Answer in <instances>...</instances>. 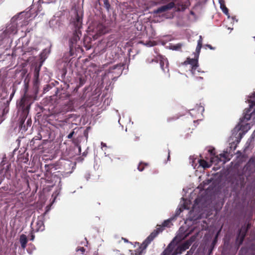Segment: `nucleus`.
Instances as JSON below:
<instances>
[{
    "mask_svg": "<svg viewBox=\"0 0 255 255\" xmlns=\"http://www.w3.org/2000/svg\"><path fill=\"white\" fill-rule=\"evenodd\" d=\"M180 47H181V45L178 44L176 46L175 45L171 46V49L172 50H177L178 48H179Z\"/></svg>",
    "mask_w": 255,
    "mask_h": 255,
    "instance_id": "29",
    "label": "nucleus"
},
{
    "mask_svg": "<svg viewBox=\"0 0 255 255\" xmlns=\"http://www.w3.org/2000/svg\"><path fill=\"white\" fill-rule=\"evenodd\" d=\"M219 3H220V7L221 9L226 7L224 0H219Z\"/></svg>",
    "mask_w": 255,
    "mask_h": 255,
    "instance_id": "27",
    "label": "nucleus"
},
{
    "mask_svg": "<svg viewBox=\"0 0 255 255\" xmlns=\"http://www.w3.org/2000/svg\"><path fill=\"white\" fill-rule=\"evenodd\" d=\"M74 134V131H73L71 132H70L67 136V138L69 139H70L72 137L73 134Z\"/></svg>",
    "mask_w": 255,
    "mask_h": 255,
    "instance_id": "31",
    "label": "nucleus"
},
{
    "mask_svg": "<svg viewBox=\"0 0 255 255\" xmlns=\"http://www.w3.org/2000/svg\"><path fill=\"white\" fill-rule=\"evenodd\" d=\"M248 101L249 104V108L245 110L243 117L240 119V123L234 129L235 131H241L239 133L240 135L245 134L251 128V124L247 122L252 118L255 119V93L248 97Z\"/></svg>",
    "mask_w": 255,
    "mask_h": 255,
    "instance_id": "1",
    "label": "nucleus"
},
{
    "mask_svg": "<svg viewBox=\"0 0 255 255\" xmlns=\"http://www.w3.org/2000/svg\"><path fill=\"white\" fill-rule=\"evenodd\" d=\"M188 222V221L187 220L185 222V225L182 226L179 228L177 235L172 240L174 241V243L175 244H177L178 243L184 240L185 238L189 236L194 230L195 229V226L188 228L187 225Z\"/></svg>",
    "mask_w": 255,
    "mask_h": 255,
    "instance_id": "5",
    "label": "nucleus"
},
{
    "mask_svg": "<svg viewBox=\"0 0 255 255\" xmlns=\"http://www.w3.org/2000/svg\"><path fill=\"white\" fill-rule=\"evenodd\" d=\"M117 68H119L120 70V72L122 70V68H121V66H118V65H115L112 68H111V70H114V69H116Z\"/></svg>",
    "mask_w": 255,
    "mask_h": 255,
    "instance_id": "30",
    "label": "nucleus"
},
{
    "mask_svg": "<svg viewBox=\"0 0 255 255\" xmlns=\"http://www.w3.org/2000/svg\"><path fill=\"white\" fill-rule=\"evenodd\" d=\"M61 181H60V180L59 179V184L60 183Z\"/></svg>",
    "mask_w": 255,
    "mask_h": 255,
    "instance_id": "45",
    "label": "nucleus"
},
{
    "mask_svg": "<svg viewBox=\"0 0 255 255\" xmlns=\"http://www.w3.org/2000/svg\"><path fill=\"white\" fill-rule=\"evenodd\" d=\"M195 239V237L194 236H192L189 240L187 241L182 244L181 246L178 247L177 249L178 251V253H179V254H181L183 252L188 249L193 242L194 241Z\"/></svg>",
    "mask_w": 255,
    "mask_h": 255,
    "instance_id": "11",
    "label": "nucleus"
},
{
    "mask_svg": "<svg viewBox=\"0 0 255 255\" xmlns=\"http://www.w3.org/2000/svg\"><path fill=\"white\" fill-rule=\"evenodd\" d=\"M34 238H35V236H34V235L33 234V233H32L31 234V235H30V240L31 241H33V240H34Z\"/></svg>",
    "mask_w": 255,
    "mask_h": 255,
    "instance_id": "33",
    "label": "nucleus"
},
{
    "mask_svg": "<svg viewBox=\"0 0 255 255\" xmlns=\"http://www.w3.org/2000/svg\"><path fill=\"white\" fill-rule=\"evenodd\" d=\"M27 241L28 240L26 235L22 234L20 236L19 242L21 244V248L22 249H24L26 248Z\"/></svg>",
    "mask_w": 255,
    "mask_h": 255,
    "instance_id": "17",
    "label": "nucleus"
},
{
    "mask_svg": "<svg viewBox=\"0 0 255 255\" xmlns=\"http://www.w3.org/2000/svg\"><path fill=\"white\" fill-rule=\"evenodd\" d=\"M97 33L95 36L96 38L99 36L106 33V29L104 26L102 24H99L97 27Z\"/></svg>",
    "mask_w": 255,
    "mask_h": 255,
    "instance_id": "21",
    "label": "nucleus"
},
{
    "mask_svg": "<svg viewBox=\"0 0 255 255\" xmlns=\"http://www.w3.org/2000/svg\"><path fill=\"white\" fill-rule=\"evenodd\" d=\"M206 46L208 47L209 49H211V50H214L215 49V48L213 47L210 44H207L206 45Z\"/></svg>",
    "mask_w": 255,
    "mask_h": 255,
    "instance_id": "34",
    "label": "nucleus"
},
{
    "mask_svg": "<svg viewBox=\"0 0 255 255\" xmlns=\"http://www.w3.org/2000/svg\"><path fill=\"white\" fill-rule=\"evenodd\" d=\"M74 16L72 17L71 23L75 27L76 29H79L82 26V14L81 12H78L76 9L74 11Z\"/></svg>",
    "mask_w": 255,
    "mask_h": 255,
    "instance_id": "6",
    "label": "nucleus"
},
{
    "mask_svg": "<svg viewBox=\"0 0 255 255\" xmlns=\"http://www.w3.org/2000/svg\"><path fill=\"white\" fill-rule=\"evenodd\" d=\"M215 148L213 147H210L208 151L210 153L211 157L215 155Z\"/></svg>",
    "mask_w": 255,
    "mask_h": 255,
    "instance_id": "26",
    "label": "nucleus"
},
{
    "mask_svg": "<svg viewBox=\"0 0 255 255\" xmlns=\"http://www.w3.org/2000/svg\"><path fill=\"white\" fill-rule=\"evenodd\" d=\"M174 220V218H171L165 220L161 226H159L156 230H154L143 242L142 246L145 249L151 242L155 238L159 233L163 230L164 227H169L172 225L171 222Z\"/></svg>",
    "mask_w": 255,
    "mask_h": 255,
    "instance_id": "2",
    "label": "nucleus"
},
{
    "mask_svg": "<svg viewBox=\"0 0 255 255\" xmlns=\"http://www.w3.org/2000/svg\"><path fill=\"white\" fill-rule=\"evenodd\" d=\"M202 45H201L200 43H199V44H197L196 48V53H194V56L195 57H197V58H199L200 52L201 49L202 48Z\"/></svg>",
    "mask_w": 255,
    "mask_h": 255,
    "instance_id": "23",
    "label": "nucleus"
},
{
    "mask_svg": "<svg viewBox=\"0 0 255 255\" xmlns=\"http://www.w3.org/2000/svg\"><path fill=\"white\" fill-rule=\"evenodd\" d=\"M224 13H225L227 16V20L228 21H230L231 23H234L235 21L237 22L238 20L236 19L234 17H231L228 11V9L227 7H224L221 9Z\"/></svg>",
    "mask_w": 255,
    "mask_h": 255,
    "instance_id": "16",
    "label": "nucleus"
},
{
    "mask_svg": "<svg viewBox=\"0 0 255 255\" xmlns=\"http://www.w3.org/2000/svg\"><path fill=\"white\" fill-rule=\"evenodd\" d=\"M197 161L199 163V166L202 167L203 168H209L211 166V162H208L204 160L198 159Z\"/></svg>",
    "mask_w": 255,
    "mask_h": 255,
    "instance_id": "20",
    "label": "nucleus"
},
{
    "mask_svg": "<svg viewBox=\"0 0 255 255\" xmlns=\"http://www.w3.org/2000/svg\"><path fill=\"white\" fill-rule=\"evenodd\" d=\"M184 64H190L191 66V72L193 75L196 74V70L198 67V58L195 57L194 58H188L187 60L184 62Z\"/></svg>",
    "mask_w": 255,
    "mask_h": 255,
    "instance_id": "7",
    "label": "nucleus"
},
{
    "mask_svg": "<svg viewBox=\"0 0 255 255\" xmlns=\"http://www.w3.org/2000/svg\"><path fill=\"white\" fill-rule=\"evenodd\" d=\"M101 146H102V149H103V147H107L106 143H104V142H101Z\"/></svg>",
    "mask_w": 255,
    "mask_h": 255,
    "instance_id": "37",
    "label": "nucleus"
},
{
    "mask_svg": "<svg viewBox=\"0 0 255 255\" xmlns=\"http://www.w3.org/2000/svg\"><path fill=\"white\" fill-rule=\"evenodd\" d=\"M176 245V244L174 243V241H172L164 250L162 255H177L179 254L177 248H175Z\"/></svg>",
    "mask_w": 255,
    "mask_h": 255,
    "instance_id": "8",
    "label": "nucleus"
},
{
    "mask_svg": "<svg viewBox=\"0 0 255 255\" xmlns=\"http://www.w3.org/2000/svg\"><path fill=\"white\" fill-rule=\"evenodd\" d=\"M35 76H38V71L36 72L35 74Z\"/></svg>",
    "mask_w": 255,
    "mask_h": 255,
    "instance_id": "40",
    "label": "nucleus"
},
{
    "mask_svg": "<svg viewBox=\"0 0 255 255\" xmlns=\"http://www.w3.org/2000/svg\"><path fill=\"white\" fill-rule=\"evenodd\" d=\"M188 222V221L187 220L185 222V225L182 226L179 228L177 235L172 240L174 241V243L175 244H177L178 243L184 240L185 238L189 236L194 230L195 229V226L188 228L187 225Z\"/></svg>",
    "mask_w": 255,
    "mask_h": 255,
    "instance_id": "4",
    "label": "nucleus"
},
{
    "mask_svg": "<svg viewBox=\"0 0 255 255\" xmlns=\"http://www.w3.org/2000/svg\"><path fill=\"white\" fill-rule=\"evenodd\" d=\"M188 254H189V253L188 252L186 255H188Z\"/></svg>",
    "mask_w": 255,
    "mask_h": 255,
    "instance_id": "46",
    "label": "nucleus"
},
{
    "mask_svg": "<svg viewBox=\"0 0 255 255\" xmlns=\"http://www.w3.org/2000/svg\"><path fill=\"white\" fill-rule=\"evenodd\" d=\"M158 58L160 61L161 69L164 73H168V62L167 59L162 56H159Z\"/></svg>",
    "mask_w": 255,
    "mask_h": 255,
    "instance_id": "12",
    "label": "nucleus"
},
{
    "mask_svg": "<svg viewBox=\"0 0 255 255\" xmlns=\"http://www.w3.org/2000/svg\"><path fill=\"white\" fill-rule=\"evenodd\" d=\"M175 6V3L171 2L166 5H163L154 11V13H159L170 10Z\"/></svg>",
    "mask_w": 255,
    "mask_h": 255,
    "instance_id": "13",
    "label": "nucleus"
},
{
    "mask_svg": "<svg viewBox=\"0 0 255 255\" xmlns=\"http://www.w3.org/2000/svg\"><path fill=\"white\" fill-rule=\"evenodd\" d=\"M22 22V19L21 18V16L13 17L6 27L4 31L5 34L8 36L15 34L17 32V28L19 25L20 24L21 26L23 25Z\"/></svg>",
    "mask_w": 255,
    "mask_h": 255,
    "instance_id": "3",
    "label": "nucleus"
},
{
    "mask_svg": "<svg viewBox=\"0 0 255 255\" xmlns=\"http://www.w3.org/2000/svg\"><path fill=\"white\" fill-rule=\"evenodd\" d=\"M229 29H231V30H233V28H230V27H229L228 28Z\"/></svg>",
    "mask_w": 255,
    "mask_h": 255,
    "instance_id": "43",
    "label": "nucleus"
},
{
    "mask_svg": "<svg viewBox=\"0 0 255 255\" xmlns=\"http://www.w3.org/2000/svg\"><path fill=\"white\" fill-rule=\"evenodd\" d=\"M59 191H58V192L56 191L53 194L52 197H54V198H53V200L51 204H53L55 202V200L57 196L59 195Z\"/></svg>",
    "mask_w": 255,
    "mask_h": 255,
    "instance_id": "28",
    "label": "nucleus"
},
{
    "mask_svg": "<svg viewBox=\"0 0 255 255\" xmlns=\"http://www.w3.org/2000/svg\"><path fill=\"white\" fill-rule=\"evenodd\" d=\"M146 45H147V46L150 47V46H153V44L152 43L151 44V43H146Z\"/></svg>",
    "mask_w": 255,
    "mask_h": 255,
    "instance_id": "38",
    "label": "nucleus"
},
{
    "mask_svg": "<svg viewBox=\"0 0 255 255\" xmlns=\"http://www.w3.org/2000/svg\"><path fill=\"white\" fill-rule=\"evenodd\" d=\"M199 43H200L201 45H202V37L201 35L199 36V39L198 40L197 44H199Z\"/></svg>",
    "mask_w": 255,
    "mask_h": 255,
    "instance_id": "32",
    "label": "nucleus"
},
{
    "mask_svg": "<svg viewBox=\"0 0 255 255\" xmlns=\"http://www.w3.org/2000/svg\"><path fill=\"white\" fill-rule=\"evenodd\" d=\"M195 204H196V203H197V199H196V200H195Z\"/></svg>",
    "mask_w": 255,
    "mask_h": 255,
    "instance_id": "42",
    "label": "nucleus"
},
{
    "mask_svg": "<svg viewBox=\"0 0 255 255\" xmlns=\"http://www.w3.org/2000/svg\"><path fill=\"white\" fill-rule=\"evenodd\" d=\"M44 217L42 216H39L35 223V226H33L32 228V232L43 231L44 230Z\"/></svg>",
    "mask_w": 255,
    "mask_h": 255,
    "instance_id": "10",
    "label": "nucleus"
},
{
    "mask_svg": "<svg viewBox=\"0 0 255 255\" xmlns=\"http://www.w3.org/2000/svg\"><path fill=\"white\" fill-rule=\"evenodd\" d=\"M210 162L211 165L214 164L217 165L220 162L222 163V159L218 155H213L210 157Z\"/></svg>",
    "mask_w": 255,
    "mask_h": 255,
    "instance_id": "19",
    "label": "nucleus"
},
{
    "mask_svg": "<svg viewBox=\"0 0 255 255\" xmlns=\"http://www.w3.org/2000/svg\"><path fill=\"white\" fill-rule=\"evenodd\" d=\"M123 239L124 240V241H125V242H128L127 240H126V239Z\"/></svg>",
    "mask_w": 255,
    "mask_h": 255,
    "instance_id": "41",
    "label": "nucleus"
},
{
    "mask_svg": "<svg viewBox=\"0 0 255 255\" xmlns=\"http://www.w3.org/2000/svg\"><path fill=\"white\" fill-rule=\"evenodd\" d=\"M204 111V108L201 105H198L195 109L190 111V114L194 118H197L198 120H201Z\"/></svg>",
    "mask_w": 255,
    "mask_h": 255,
    "instance_id": "9",
    "label": "nucleus"
},
{
    "mask_svg": "<svg viewBox=\"0 0 255 255\" xmlns=\"http://www.w3.org/2000/svg\"><path fill=\"white\" fill-rule=\"evenodd\" d=\"M196 218H195V217H193L192 218H191V219H190V221H194L195 220H196Z\"/></svg>",
    "mask_w": 255,
    "mask_h": 255,
    "instance_id": "39",
    "label": "nucleus"
},
{
    "mask_svg": "<svg viewBox=\"0 0 255 255\" xmlns=\"http://www.w3.org/2000/svg\"><path fill=\"white\" fill-rule=\"evenodd\" d=\"M80 251L82 252H84L85 251V249L84 248L82 247L80 248L79 249L77 250V251Z\"/></svg>",
    "mask_w": 255,
    "mask_h": 255,
    "instance_id": "35",
    "label": "nucleus"
},
{
    "mask_svg": "<svg viewBox=\"0 0 255 255\" xmlns=\"http://www.w3.org/2000/svg\"><path fill=\"white\" fill-rule=\"evenodd\" d=\"M79 150L80 151H81V147H80V146H79Z\"/></svg>",
    "mask_w": 255,
    "mask_h": 255,
    "instance_id": "44",
    "label": "nucleus"
},
{
    "mask_svg": "<svg viewBox=\"0 0 255 255\" xmlns=\"http://www.w3.org/2000/svg\"><path fill=\"white\" fill-rule=\"evenodd\" d=\"M29 41L27 40L26 41V42L25 43V44H23V46H22V50L23 51H24V52H30L32 51V49H34V48L33 47H27V46L28 45V43H29Z\"/></svg>",
    "mask_w": 255,
    "mask_h": 255,
    "instance_id": "22",
    "label": "nucleus"
},
{
    "mask_svg": "<svg viewBox=\"0 0 255 255\" xmlns=\"http://www.w3.org/2000/svg\"><path fill=\"white\" fill-rule=\"evenodd\" d=\"M219 156L222 159V164H225L226 162L230 159L229 157V154L227 151H224L223 153L220 154Z\"/></svg>",
    "mask_w": 255,
    "mask_h": 255,
    "instance_id": "18",
    "label": "nucleus"
},
{
    "mask_svg": "<svg viewBox=\"0 0 255 255\" xmlns=\"http://www.w3.org/2000/svg\"><path fill=\"white\" fill-rule=\"evenodd\" d=\"M147 165H148V164L147 163H143V162H141L138 164V166L137 167V169L139 171H142L144 170L145 167Z\"/></svg>",
    "mask_w": 255,
    "mask_h": 255,
    "instance_id": "24",
    "label": "nucleus"
},
{
    "mask_svg": "<svg viewBox=\"0 0 255 255\" xmlns=\"http://www.w3.org/2000/svg\"><path fill=\"white\" fill-rule=\"evenodd\" d=\"M193 209L192 211H190V216L192 215V214L193 213V212H194V209L195 208V205H194L193 207Z\"/></svg>",
    "mask_w": 255,
    "mask_h": 255,
    "instance_id": "36",
    "label": "nucleus"
},
{
    "mask_svg": "<svg viewBox=\"0 0 255 255\" xmlns=\"http://www.w3.org/2000/svg\"><path fill=\"white\" fill-rule=\"evenodd\" d=\"M203 224H201V227L199 228V230H206L207 228V225L205 221H202Z\"/></svg>",
    "mask_w": 255,
    "mask_h": 255,
    "instance_id": "25",
    "label": "nucleus"
},
{
    "mask_svg": "<svg viewBox=\"0 0 255 255\" xmlns=\"http://www.w3.org/2000/svg\"><path fill=\"white\" fill-rule=\"evenodd\" d=\"M188 201H185L184 199H183V202L180 203V208L177 210L176 213H175V216H178L181 211H182L183 210H188L190 208V206H188Z\"/></svg>",
    "mask_w": 255,
    "mask_h": 255,
    "instance_id": "14",
    "label": "nucleus"
},
{
    "mask_svg": "<svg viewBox=\"0 0 255 255\" xmlns=\"http://www.w3.org/2000/svg\"><path fill=\"white\" fill-rule=\"evenodd\" d=\"M247 229L245 227H243L240 231L239 234L237 239V241L239 242V245L241 244L244 240V238L246 235Z\"/></svg>",
    "mask_w": 255,
    "mask_h": 255,
    "instance_id": "15",
    "label": "nucleus"
}]
</instances>
